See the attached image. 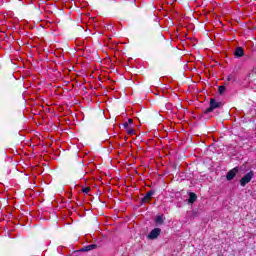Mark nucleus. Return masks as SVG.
Here are the masks:
<instances>
[{"label": "nucleus", "mask_w": 256, "mask_h": 256, "mask_svg": "<svg viewBox=\"0 0 256 256\" xmlns=\"http://www.w3.org/2000/svg\"><path fill=\"white\" fill-rule=\"evenodd\" d=\"M150 41L152 45H161V43H165V36H163V33L158 32L151 36Z\"/></svg>", "instance_id": "f257e3e1"}, {"label": "nucleus", "mask_w": 256, "mask_h": 256, "mask_svg": "<svg viewBox=\"0 0 256 256\" xmlns=\"http://www.w3.org/2000/svg\"><path fill=\"white\" fill-rule=\"evenodd\" d=\"M221 107V102H217L215 98L210 99V107L203 110L204 115H207L208 113H213L215 109H219Z\"/></svg>", "instance_id": "f03ea898"}, {"label": "nucleus", "mask_w": 256, "mask_h": 256, "mask_svg": "<svg viewBox=\"0 0 256 256\" xmlns=\"http://www.w3.org/2000/svg\"><path fill=\"white\" fill-rule=\"evenodd\" d=\"M255 177V172L253 170H251L250 172H248L246 175H244L241 179H240V185L241 187H245V185H247V183H251V179H253Z\"/></svg>", "instance_id": "7ed1b4c3"}, {"label": "nucleus", "mask_w": 256, "mask_h": 256, "mask_svg": "<svg viewBox=\"0 0 256 256\" xmlns=\"http://www.w3.org/2000/svg\"><path fill=\"white\" fill-rule=\"evenodd\" d=\"M153 195H155V190H149L143 198L140 199V204L145 205V203H151V199H153Z\"/></svg>", "instance_id": "20e7f679"}, {"label": "nucleus", "mask_w": 256, "mask_h": 256, "mask_svg": "<svg viewBox=\"0 0 256 256\" xmlns=\"http://www.w3.org/2000/svg\"><path fill=\"white\" fill-rule=\"evenodd\" d=\"M237 173H239V168H237V167L229 170L228 173L226 174L227 181H233V179H235V176L237 175Z\"/></svg>", "instance_id": "39448f33"}, {"label": "nucleus", "mask_w": 256, "mask_h": 256, "mask_svg": "<svg viewBox=\"0 0 256 256\" xmlns=\"http://www.w3.org/2000/svg\"><path fill=\"white\" fill-rule=\"evenodd\" d=\"M161 235V228H154L151 230V232L148 234L149 239H157Z\"/></svg>", "instance_id": "423d86ee"}, {"label": "nucleus", "mask_w": 256, "mask_h": 256, "mask_svg": "<svg viewBox=\"0 0 256 256\" xmlns=\"http://www.w3.org/2000/svg\"><path fill=\"white\" fill-rule=\"evenodd\" d=\"M243 55H245V50L243 49V47H237L234 51V56L239 59L240 57H243Z\"/></svg>", "instance_id": "0eeeda50"}, {"label": "nucleus", "mask_w": 256, "mask_h": 256, "mask_svg": "<svg viewBox=\"0 0 256 256\" xmlns=\"http://www.w3.org/2000/svg\"><path fill=\"white\" fill-rule=\"evenodd\" d=\"M93 249H97L96 244H90V245L84 246L80 249V251L87 252V251H93Z\"/></svg>", "instance_id": "6e6552de"}, {"label": "nucleus", "mask_w": 256, "mask_h": 256, "mask_svg": "<svg viewBox=\"0 0 256 256\" xmlns=\"http://www.w3.org/2000/svg\"><path fill=\"white\" fill-rule=\"evenodd\" d=\"M227 81H231L232 83H235L237 81V74L235 72H232L227 76Z\"/></svg>", "instance_id": "1a4fd4ad"}, {"label": "nucleus", "mask_w": 256, "mask_h": 256, "mask_svg": "<svg viewBox=\"0 0 256 256\" xmlns=\"http://www.w3.org/2000/svg\"><path fill=\"white\" fill-rule=\"evenodd\" d=\"M196 201H197V194H195L194 192H190L188 203H194Z\"/></svg>", "instance_id": "9d476101"}, {"label": "nucleus", "mask_w": 256, "mask_h": 256, "mask_svg": "<svg viewBox=\"0 0 256 256\" xmlns=\"http://www.w3.org/2000/svg\"><path fill=\"white\" fill-rule=\"evenodd\" d=\"M156 225H163L165 223V220L163 219V215H158L155 218Z\"/></svg>", "instance_id": "9b49d317"}, {"label": "nucleus", "mask_w": 256, "mask_h": 256, "mask_svg": "<svg viewBox=\"0 0 256 256\" xmlns=\"http://www.w3.org/2000/svg\"><path fill=\"white\" fill-rule=\"evenodd\" d=\"M226 87L225 86H219L218 87V92H219V95H223L226 91Z\"/></svg>", "instance_id": "f8f14e48"}, {"label": "nucleus", "mask_w": 256, "mask_h": 256, "mask_svg": "<svg viewBox=\"0 0 256 256\" xmlns=\"http://www.w3.org/2000/svg\"><path fill=\"white\" fill-rule=\"evenodd\" d=\"M91 191V187L87 186L85 188H82V193H85L86 195Z\"/></svg>", "instance_id": "ddd939ff"}, {"label": "nucleus", "mask_w": 256, "mask_h": 256, "mask_svg": "<svg viewBox=\"0 0 256 256\" xmlns=\"http://www.w3.org/2000/svg\"><path fill=\"white\" fill-rule=\"evenodd\" d=\"M128 135H135V129L130 128L127 130Z\"/></svg>", "instance_id": "4468645a"}, {"label": "nucleus", "mask_w": 256, "mask_h": 256, "mask_svg": "<svg viewBox=\"0 0 256 256\" xmlns=\"http://www.w3.org/2000/svg\"><path fill=\"white\" fill-rule=\"evenodd\" d=\"M122 125H123L124 129H127L129 127V123H127V122L123 123Z\"/></svg>", "instance_id": "2eb2a0df"}, {"label": "nucleus", "mask_w": 256, "mask_h": 256, "mask_svg": "<svg viewBox=\"0 0 256 256\" xmlns=\"http://www.w3.org/2000/svg\"><path fill=\"white\" fill-rule=\"evenodd\" d=\"M128 123L131 125V123H133V119L129 118Z\"/></svg>", "instance_id": "dca6fc26"}]
</instances>
